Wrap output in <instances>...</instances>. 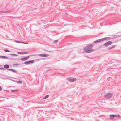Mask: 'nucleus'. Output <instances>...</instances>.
I'll return each instance as SVG.
<instances>
[{"label": "nucleus", "instance_id": "nucleus-4", "mask_svg": "<svg viewBox=\"0 0 121 121\" xmlns=\"http://www.w3.org/2000/svg\"><path fill=\"white\" fill-rule=\"evenodd\" d=\"M112 44V42L111 41H109L105 43L104 45L106 47H107L108 46L111 45Z\"/></svg>", "mask_w": 121, "mask_h": 121}, {"label": "nucleus", "instance_id": "nucleus-17", "mask_svg": "<svg viewBox=\"0 0 121 121\" xmlns=\"http://www.w3.org/2000/svg\"><path fill=\"white\" fill-rule=\"evenodd\" d=\"M115 46H116L115 45H113L112 46L110 47H108V50H110L111 49H112L113 48H114L115 47Z\"/></svg>", "mask_w": 121, "mask_h": 121}, {"label": "nucleus", "instance_id": "nucleus-16", "mask_svg": "<svg viewBox=\"0 0 121 121\" xmlns=\"http://www.w3.org/2000/svg\"><path fill=\"white\" fill-rule=\"evenodd\" d=\"M10 12V11H0V13H9Z\"/></svg>", "mask_w": 121, "mask_h": 121}, {"label": "nucleus", "instance_id": "nucleus-5", "mask_svg": "<svg viewBox=\"0 0 121 121\" xmlns=\"http://www.w3.org/2000/svg\"><path fill=\"white\" fill-rule=\"evenodd\" d=\"M30 56H27L25 57L22 58L21 60L22 61H25L27 60Z\"/></svg>", "mask_w": 121, "mask_h": 121}, {"label": "nucleus", "instance_id": "nucleus-15", "mask_svg": "<svg viewBox=\"0 0 121 121\" xmlns=\"http://www.w3.org/2000/svg\"><path fill=\"white\" fill-rule=\"evenodd\" d=\"M30 63V60H29L26 62H25L24 63V64L26 65H28Z\"/></svg>", "mask_w": 121, "mask_h": 121}, {"label": "nucleus", "instance_id": "nucleus-26", "mask_svg": "<svg viewBox=\"0 0 121 121\" xmlns=\"http://www.w3.org/2000/svg\"><path fill=\"white\" fill-rule=\"evenodd\" d=\"M0 69L1 70H5V68H0Z\"/></svg>", "mask_w": 121, "mask_h": 121}, {"label": "nucleus", "instance_id": "nucleus-21", "mask_svg": "<svg viewBox=\"0 0 121 121\" xmlns=\"http://www.w3.org/2000/svg\"><path fill=\"white\" fill-rule=\"evenodd\" d=\"M14 42L17 43H22V42H21V41H15Z\"/></svg>", "mask_w": 121, "mask_h": 121}, {"label": "nucleus", "instance_id": "nucleus-7", "mask_svg": "<svg viewBox=\"0 0 121 121\" xmlns=\"http://www.w3.org/2000/svg\"><path fill=\"white\" fill-rule=\"evenodd\" d=\"M102 41V39H101L96 40L93 42V43H99L101 42Z\"/></svg>", "mask_w": 121, "mask_h": 121}, {"label": "nucleus", "instance_id": "nucleus-22", "mask_svg": "<svg viewBox=\"0 0 121 121\" xmlns=\"http://www.w3.org/2000/svg\"><path fill=\"white\" fill-rule=\"evenodd\" d=\"M17 91H18L17 90H12L11 91V92L12 93H14L15 92Z\"/></svg>", "mask_w": 121, "mask_h": 121}, {"label": "nucleus", "instance_id": "nucleus-9", "mask_svg": "<svg viewBox=\"0 0 121 121\" xmlns=\"http://www.w3.org/2000/svg\"><path fill=\"white\" fill-rule=\"evenodd\" d=\"M115 115H110L109 116L110 118V119H112L113 118L115 117Z\"/></svg>", "mask_w": 121, "mask_h": 121}, {"label": "nucleus", "instance_id": "nucleus-10", "mask_svg": "<svg viewBox=\"0 0 121 121\" xmlns=\"http://www.w3.org/2000/svg\"><path fill=\"white\" fill-rule=\"evenodd\" d=\"M8 70H9L12 71L14 73H17V71L16 70H15L14 69H8Z\"/></svg>", "mask_w": 121, "mask_h": 121}, {"label": "nucleus", "instance_id": "nucleus-6", "mask_svg": "<svg viewBox=\"0 0 121 121\" xmlns=\"http://www.w3.org/2000/svg\"><path fill=\"white\" fill-rule=\"evenodd\" d=\"M39 56L42 57H47L49 56V54L47 53H43L39 54Z\"/></svg>", "mask_w": 121, "mask_h": 121}, {"label": "nucleus", "instance_id": "nucleus-27", "mask_svg": "<svg viewBox=\"0 0 121 121\" xmlns=\"http://www.w3.org/2000/svg\"><path fill=\"white\" fill-rule=\"evenodd\" d=\"M23 43L24 44H28V43H25L22 42V43Z\"/></svg>", "mask_w": 121, "mask_h": 121}, {"label": "nucleus", "instance_id": "nucleus-13", "mask_svg": "<svg viewBox=\"0 0 121 121\" xmlns=\"http://www.w3.org/2000/svg\"><path fill=\"white\" fill-rule=\"evenodd\" d=\"M39 59H37L35 60H31V63H33L34 61L36 62L37 61H39Z\"/></svg>", "mask_w": 121, "mask_h": 121}, {"label": "nucleus", "instance_id": "nucleus-30", "mask_svg": "<svg viewBox=\"0 0 121 121\" xmlns=\"http://www.w3.org/2000/svg\"><path fill=\"white\" fill-rule=\"evenodd\" d=\"M33 56V55H31L30 56Z\"/></svg>", "mask_w": 121, "mask_h": 121}, {"label": "nucleus", "instance_id": "nucleus-2", "mask_svg": "<svg viewBox=\"0 0 121 121\" xmlns=\"http://www.w3.org/2000/svg\"><path fill=\"white\" fill-rule=\"evenodd\" d=\"M113 94L112 93H109L104 95V97L107 99H109L111 98Z\"/></svg>", "mask_w": 121, "mask_h": 121}, {"label": "nucleus", "instance_id": "nucleus-24", "mask_svg": "<svg viewBox=\"0 0 121 121\" xmlns=\"http://www.w3.org/2000/svg\"><path fill=\"white\" fill-rule=\"evenodd\" d=\"M4 51L6 52H10V51H9V50L7 49H6L5 50H4Z\"/></svg>", "mask_w": 121, "mask_h": 121}, {"label": "nucleus", "instance_id": "nucleus-29", "mask_svg": "<svg viewBox=\"0 0 121 121\" xmlns=\"http://www.w3.org/2000/svg\"><path fill=\"white\" fill-rule=\"evenodd\" d=\"M1 86H0V91H1Z\"/></svg>", "mask_w": 121, "mask_h": 121}, {"label": "nucleus", "instance_id": "nucleus-12", "mask_svg": "<svg viewBox=\"0 0 121 121\" xmlns=\"http://www.w3.org/2000/svg\"><path fill=\"white\" fill-rule=\"evenodd\" d=\"M0 58H2L4 59H7L8 58L7 57L4 56H0Z\"/></svg>", "mask_w": 121, "mask_h": 121}, {"label": "nucleus", "instance_id": "nucleus-23", "mask_svg": "<svg viewBox=\"0 0 121 121\" xmlns=\"http://www.w3.org/2000/svg\"><path fill=\"white\" fill-rule=\"evenodd\" d=\"M10 55L13 56H18L16 54H11Z\"/></svg>", "mask_w": 121, "mask_h": 121}, {"label": "nucleus", "instance_id": "nucleus-14", "mask_svg": "<svg viewBox=\"0 0 121 121\" xmlns=\"http://www.w3.org/2000/svg\"><path fill=\"white\" fill-rule=\"evenodd\" d=\"M9 65H4V67L5 68V69H8V68H9Z\"/></svg>", "mask_w": 121, "mask_h": 121}, {"label": "nucleus", "instance_id": "nucleus-3", "mask_svg": "<svg viewBox=\"0 0 121 121\" xmlns=\"http://www.w3.org/2000/svg\"><path fill=\"white\" fill-rule=\"evenodd\" d=\"M67 79L70 82H73L76 80V79L75 78H72L69 77L67 78Z\"/></svg>", "mask_w": 121, "mask_h": 121}, {"label": "nucleus", "instance_id": "nucleus-18", "mask_svg": "<svg viewBox=\"0 0 121 121\" xmlns=\"http://www.w3.org/2000/svg\"><path fill=\"white\" fill-rule=\"evenodd\" d=\"M15 82L17 83L18 84H21L22 82L21 81H16Z\"/></svg>", "mask_w": 121, "mask_h": 121}, {"label": "nucleus", "instance_id": "nucleus-19", "mask_svg": "<svg viewBox=\"0 0 121 121\" xmlns=\"http://www.w3.org/2000/svg\"><path fill=\"white\" fill-rule=\"evenodd\" d=\"M49 96V95H46L43 98V99H45L47 98Z\"/></svg>", "mask_w": 121, "mask_h": 121}, {"label": "nucleus", "instance_id": "nucleus-28", "mask_svg": "<svg viewBox=\"0 0 121 121\" xmlns=\"http://www.w3.org/2000/svg\"><path fill=\"white\" fill-rule=\"evenodd\" d=\"M58 41V40H54V43H57Z\"/></svg>", "mask_w": 121, "mask_h": 121}, {"label": "nucleus", "instance_id": "nucleus-11", "mask_svg": "<svg viewBox=\"0 0 121 121\" xmlns=\"http://www.w3.org/2000/svg\"><path fill=\"white\" fill-rule=\"evenodd\" d=\"M110 39V38L109 37H105L103 38H101V39H102V41L104 40L108 39Z\"/></svg>", "mask_w": 121, "mask_h": 121}, {"label": "nucleus", "instance_id": "nucleus-1", "mask_svg": "<svg viewBox=\"0 0 121 121\" xmlns=\"http://www.w3.org/2000/svg\"><path fill=\"white\" fill-rule=\"evenodd\" d=\"M93 45L90 44L83 49L84 52H86L87 53H90L94 50L91 49L92 48Z\"/></svg>", "mask_w": 121, "mask_h": 121}, {"label": "nucleus", "instance_id": "nucleus-25", "mask_svg": "<svg viewBox=\"0 0 121 121\" xmlns=\"http://www.w3.org/2000/svg\"><path fill=\"white\" fill-rule=\"evenodd\" d=\"M18 64H14L13 65V66H14L15 65H16V66L17 67L18 66Z\"/></svg>", "mask_w": 121, "mask_h": 121}, {"label": "nucleus", "instance_id": "nucleus-8", "mask_svg": "<svg viewBox=\"0 0 121 121\" xmlns=\"http://www.w3.org/2000/svg\"><path fill=\"white\" fill-rule=\"evenodd\" d=\"M18 54H25L27 53V52H17Z\"/></svg>", "mask_w": 121, "mask_h": 121}, {"label": "nucleus", "instance_id": "nucleus-31", "mask_svg": "<svg viewBox=\"0 0 121 121\" xmlns=\"http://www.w3.org/2000/svg\"><path fill=\"white\" fill-rule=\"evenodd\" d=\"M4 90V91H6V90Z\"/></svg>", "mask_w": 121, "mask_h": 121}, {"label": "nucleus", "instance_id": "nucleus-20", "mask_svg": "<svg viewBox=\"0 0 121 121\" xmlns=\"http://www.w3.org/2000/svg\"><path fill=\"white\" fill-rule=\"evenodd\" d=\"M115 117L119 118L121 117L119 114L115 115Z\"/></svg>", "mask_w": 121, "mask_h": 121}]
</instances>
